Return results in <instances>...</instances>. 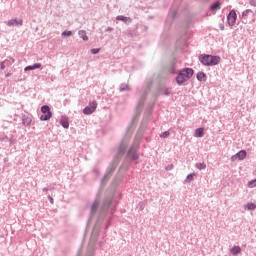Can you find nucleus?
I'll return each instance as SVG.
<instances>
[{"instance_id":"nucleus-1","label":"nucleus","mask_w":256,"mask_h":256,"mask_svg":"<svg viewBox=\"0 0 256 256\" xmlns=\"http://www.w3.org/2000/svg\"><path fill=\"white\" fill-rule=\"evenodd\" d=\"M115 209H117V202L111 197L105 198L102 204L99 206L98 219L92 230L90 242L88 245V256H93V251H95V244L97 243V239L99 237V231L101 229V223L103 219H107L109 221V219L113 217Z\"/></svg>"},{"instance_id":"nucleus-2","label":"nucleus","mask_w":256,"mask_h":256,"mask_svg":"<svg viewBox=\"0 0 256 256\" xmlns=\"http://www.w3.org/2000/svg\"><path fill=\"white\" fill-rule=\"evenodd\" d=\"M127 145H129V140L127 138H124L117 149L114 160L111 162L110 166L107 169L106 173L108 175L112 176L114 171L117 169V165H119L121 157H123L127 151Z\"/></svg>"},{"instance_id":"nucleus-3","label":"nucleus","mask_w":256,"mask_h":256,"mask_svg":"<svg viewBox=\"0 0 256 256\" xmlns=\"http://www.w3.org/2000/svg\"><path fill=\"white\" fill-rule=\"evenodd\" d=\"M199 61L202 63V65H205V67H214V65H219V63H221V57L201 54L199 56Z\"/></svg>"},{"instance_id":"nucleus-4","label":"nucleus","mask_w":256,"mask_h":256,"mask_svg":"<svg viewBox=\"0 0 256 256\" xmlns=\"http://www.w3.org/2000/svg\"><path fill=\"white\" fill-rule=\"evenodd\" d=\"M195 71H193V68H184L178 72V75L176 77V83L178 85H183V83L189 81L194 75Z\"/></svg>"},{"instance_id":"nucleus-5","label":"nucleus","mask_w":256,"mask_h":256,"mask_svg":"<svg viewBox=\"0 0 256 256\" xmlns=\"http://www.w3.org/2000/svg\"><path fill=\"white\" fill-rule=\"evenodd\" d=\"M139 149V139H135L134 143L127 152V159L130 161H137L139 159V154L137 153Z\"/></svg>"},{"instance_id":"nucleus-6","label":"nucleus","mask_w":256,"mask_h":256,"mask_svg":"<svg viewBox=\"0 0 256 256\" xmlns=\"http://www.w3.org/2000/svg\"><path fill=\"white\" fill-rule=\"evenodd\" d=\"M41 113H43V115L40 116V121H49V119L53 117V113L51 112L49 105H43L41 107Z\"/></svg>"},{"instance_id":"nucleus-7","label":"nucleus","mask_w":256,"mask_h":256,"mask_svg":"<svg viewBox=\"0 0 256 256\" xmlns=\"http://www.w3.org/2000/svg\"><path fill=\"white\" fill-rule=\"evenodd\" d=\"M97 111V101H93L83 109L84 115H93Z\"/></svg>"},{"instance_id":"nucleus-8","label":"nucleus","mask_w":256,"mask_h":256,"mask_svg":"<svg viewBox=\"0 0 256 256\" xmlns=\"http://www.w3.org/2000/svg\"><path fill=\"white\" fill-rule=\"evenodd\" d=\"M237 22V12L235 10H231L227 16V23L230 27H233Z\"/></svg>"},{"instance_id":"nucleus-9","label":"nucleus","mask_w":256,"mask_h":256,"mask_svg":"<svg viewBox=\"0 0 256 256\" xmlns=\"http://www.w3.org/2000/svg\"><path fill=\"white\" fill-rule=\"evenodd\" d=\"M7 27H23V19L13 18L5 22Z\"/></svg>"},{"instance_id":"nucleus-10","label":"nucleus","mask_w":256,"mask_h":256,"mask_svg":"<svg viewBox=\"0 0 256 256\" xmlns=\"http://www.w3.org/2000/svg\"><path fill=\"white\" fill-rule=\"evenodd\" d=\"M151 89V83L147 84V87L145 90H143L140 100H139V107H143L144 103H145V99H147V93H149Z\"/></svg>"},{"instance_id":"nucleus-11","label":"nucleus","mask_w":256,"mask_h":256,"mask_svg":"<svg viewBox=\"0 0 256 256\" xmlns=\"http://www.w3.org/2000/svg\"><path fill=\"white\" fill-rule=\"evenodd\" d=\"M99 211V199H96L90 207V217H93Z\"/></svg>"},{"instance_id":"nucleus-12","label":"nucleus","mask_w":256,"mask_h":256,"mask_svg":"<svg viewBox=\"0 0 256 256\" xmlns=\"http://www.w3.org/2000/svg\"><path fill=\"white\" fill-rule=\"evenodd\" d=\"M60 125H62L64 129H69V118H67V116H62L60 120Z\"/></svg>"},{"instance_id":"nucleus-13","label":"nucleus","mask_w":256,"mask_h":256,"mask_svg":"<svg viewBox=\"0 0 256 256\" xmlns=\"http://www.w3.org/2000/svg\"><path fill=\"white\" fill-rule=\"evenodd\" d=\"M117 21H123V23H131V21H133L131 19V17H127V16H123V15H119L116 17Z\"/></svg>"},{"instance_id":"nucleus-14","label":"nucleus","mask_w":256,"mask_h":256,"mask_svg":"<svg viewBox=\"0 0 256 256\" xmlns=\"http://www.w3.org/2000/svg\"><path fill=\"white\" fill-rule=\"evenodd\" d=\"M219 9H221V2L220 1H216L215 3H213L210 6V11H219Z\"/></svg>"},{"instance_id":"nucleus-15","label":"nucleus","mask_w":256,"mask_h":256,"mask_svg":"<svg viewBox=\"0 0 256 256\" xmlns=\"http://www.w3.org/2000/svg\"><path fill=\"white\" fill-rule=\"evenodd\" d=\"M32 119H31V117H29V116H23V118H22V123H23V125H25L26 127H29V125H31V123H32Z\"/></svg>"},{"instance_id":"nucleus-16","label":"nucleus","mask_w":256,"mask_h":256,"mask_svg":"<svg viewBox=\"0 0 256 256\" xmlns=\"http://www.w3.org/2000/svg\"><path fill=\"white\" fill-rule=\"evenodd\" d=\"M171 94V90L169 88L166 87H161L159 89V95H166L169 96Z\"/></svg>"},{"instance_id":"nucleus-17","label":"nucleus","mask_w":256,"mask_h":256,"mask_svg":"<svg viewBox=\"0 0 256 256\" xmlns=\"http://www.w3.org/2000/svg\"><path fill=\"white\" fill-rule=\"evenodd\" d=\"M236 157H238V159L240 161H243V159H245V157H247V151L240 150L238 153H236Z\"/></svg>"},{"instance_id":"nucleus-18","label":"nucleus","mask_w":256,"mask_h":256,"mask_svg":"<svg viewBox=\"0 0 256 256\" xmlns=\"http://www.w3.org/2000/svg\"><path fill=\"white\" fill-rule=\"evenodd\" d=\"M78 35L80 39H83L84 41H89V37L87 36V32L85 30L78 31Z\"/></svg>"},{"instance_id":"nucleus-19","label":"nucleus","mask_w":256,"mask_h":256,"mask_svg":"<svg viewBox=\"0 0 256 256\" xmlns=\"http://www.w3.org/2000/svg\"><path fill=\"white\" fill-rule=\"evenodd\" d=\"M205 135V129L198 128L195 130L194 137H203Z\"/></svg>"},{"instance_id":"nucleus-20","label":"nucleus","mask_w":256,"mask_h":256,"mask_svg":"<svg viewBox=\"0 0 256 256\" xmlns=\"http://www.w3.org/2000/svg\"><path fill=\"white\" fill-rule=\"evenodd\" d=\"M196 78L199 81H207V75L205 74V72H198Z\"/></svg>"},{"instance_id":"nucleus-21","label":"nucleus","mask_w":256,"mask_h":256,"mask_svg":"<svg viewBox=\"0 0 256 256\" xmlns=\"http://www.w3.org/2000/svg\"><path fill=\"white\" fill-rule=\"evenodd\" d=\"M244 209H246L247 211H255L256 209V204L255 203H247L245 206H244Z\"/></svg>"},{"instance_id":"nucleus-22","label":"nucleus","mask_w":256,"mask_h":256,"mask_svg":"<svg viewBox=\"0 0 256 256\" xmlns=\"http://www.w3.org/2000/svg\"><path fill=\"white\" fill-rule=\"evenodd\" d=\"M231 255H239L241 253V247L240 246H234L230 249Z\"/></svg>"},{"instance_id":"nucleus-23","label":"nucleus","mask_w":256,"mask_h":256,"mask_svg":"<svg viewBox=\"0 0 256 256\" xmlns=\"http://www.w3.org/2000/svg\"><path fill=\"white\" fill-rule=\"evenodd\" d=\"M2 63L5 64V67H11L13 63H15V59L9 57L8 59L4 60Z\"/></svg>"},{"instance_id":"nucleus-24","label":"nucleus","mask_w":256,"mask_h":256,"mask_svg":"<svg viewBox=\"0 0 256 256\" xmlns=\"http://www.w3.org/2000/svg\"><path fill=\"white\" fill-rule=\"evenodd\" d=\"M119 91L121 93H123V91H131V88L126 83H122L120 84Z\"/></svg>"},{"instance_id":"nucleus-25","label":"nucleus","mask_w":256,"mask_h":256,"mask_svg":"<svg viewBox=\"0 0 256 256\" xmlns=\"http://www.w3.org/2000/svg\"><path fill=\"white\" fill-rule=\"evenodd\" d=\"M196 167L199 169V171H203V169H207V164H205V162L196 163Z\"/></svg>"},{"instance_id":"nucleus-26","label":"nucleus","mask_w":256,"mask_h":256,"mask_svg":"<svg viewBox=\"0 0 256 256\" xmlns=\"http://www.w3.org/2000/svg\"><path fill=\"white\" fill-rule=\"evenodd\" d=\"M109 179H111V176H110V174H107V172H106V174L104 175V177L101 180V184L105 185V183H107V181H109Z\"/></svg>"},{"instance_id":"nucleus-27","label":"nucleus","mask_w":256,"mask_h":256,"mask_svg":"<svg viewBox=\"0 0 256 256\" xmlns=\"http://www.w3.org/2000/svg\"><path fill=\"white\" fill-rule=\"evenodd\" d=\"M193 177H195V173L188 174L185 180L186 183H191V181H193Z\"/></svg>"},{"instance_id":"nucleus-28","label":"nucleus","mask_w":256,"mask_h":256,"mask_svg":"<svg viewBox=\"0 0 256 256\" xmlns=\"http://www.w3.org/2000/svg\"><path fill=\"white\" fill-rule=\"evenodd\" d=\"M71 35H73L72 31L65 30L62 32V37H71Z\"/></svg>"},{"instance_id":"nucleus-29","label":"nucleus","mask_w":256,"mask_h":256,"mask_svg":"<svg viewBox=\"0 0 256 256\" xmlns=\"http://www.w3.org/2000/svg\"><path fill=\"white\" fill-rule=\"evenodd\" d=\"M249 13H253V10L247 9V10L243 11L242 12V17H247L249 15Z\"/></svg>"},{"instance_id":"nucleus-30","label":"nucleus","mask_w":256,"mask_h":256,"mask_svg":"<svg viewBox=\"0 0 256 256\" xmlns=\"http://www.w3.org/2000/svg\"><path fill=\"white\" fill-rule=\"evenodd\" d=\"M248 187L250 189H253V187H256V179L248 182Z\"/></svg>"},{"instance_id":"nucleus-31","label":"nucleus","mask_w":256,"mask_h":256,"mask_svg":"<svg viewBox=\"0 0 256 256\" xmlns=\"http://www.w3.org/2000/svg\"><path fill=\"white\" fill-rule=\"evenodd\" d=\"M99 51H101V49H99V48H93V49L90 50V53H91L92 55H97V53H99Z\"/></svg>"},{"instance_id":"nucleus-32","label":"nucleus","mask_w":256,"mask_h":256,"mask_svg":"<svg viewBox=\"0 0 256 256\" xmlns=\"http://www.w3.org/2000/svg\"><path fill=\"white\" fill-rule=\"evenodd\" d=\"M169 135H171V133H169V131H165L163 132L160 137H162L163 139H167V137H169Z\"/></svg>"},{"instance_id":"nucleus-33","label":"nucleus","mask_w":256,"mask_h":256,"mask_svg":"<svg viewBox=\"0 0 256 256\" xmlns=\"http://www.w3.org/2000/svg\"><path fill=\"white\" fill-rule=\"evenodd\" d=\"M33 69H41V63H36L32 65Z\"/></svg>"},{"instance_id":"nucleus-34","label":"nucleus","mask_w":256,"mask_h":256,"mask_svg":"<svg viewBox=\"0 0 256 256\" xmlns=\"http://www.w3.org/2000/svg\"><path fill=\"white\" fill-rule=\"evenodd\" d=\"M0 141L3 143V142H7L9 141V137L7 136H3V137H0Z\"/></svg>"},{"instance_id":"nucleus-35","label":"nucleus","mask_w":256,"mask_h":256,"mask_svg":"<svg viewBox=\"0 0 256 256\" xmlns=\"http://www.w3.org/2000/svg\"><path fill=\"white\" fill-rule=\"evenodd\" d=\"M34 68H33V65H30V66H27L24 71H33Z\"/></svg>"},{"instance_id":"nucleus-36","label":"nucleus","mask_w":256,"mask_h":256,"mask_svg":"<svg viewBox=\"0 0 256 256\" xmlns=\"http://www.w3.org/2000/svg\"><path fill=\"white\" fill-rule=\"evenodd\" d=\"M219 27H220V30H221V31H225V24L220 23V24H219Z\"/></svg>"},{"instance_id":"nucleus-37","label":"nucleus","mask_w":256,"mask_h":256,"mask_svg":"<svg viewBox=\"0 0 256 256\" xmlns=\"http://www.w3.org/2000/svg\"><path fill=\"white\" fill-rule=\"evenodd\" d=\"M237 159H239V157L237 156V154L233 155L231 157V161H237Z\"/></svg>"},{"instance_id":"nucleus-38","label":"nucleus","mask_w":256,"mask_h":256,"mask_svg":"<svg viewBox=\"0 0 256 256\" xmlns=\"http://www.w3.org/2000/svg\"><path fill=\"white\" fill-rule=\"evenodd\" d=\"M7 66H5L4 62L0 63V69L4 70Z\"/></svg>"},{"instance_id":"nucleus-39","label":"nucleus","mask_w":256,"mask_h":256,"mask_svg":"<svg viewBox=\"0 0 256 256\" xmlns=\"http://www.w3.org/2000/svg\"><path fill=\"white\" fill-rule=\"evenodd\" d=\"M171 169H173V165L166 166V171H171Z\"/></svg>"},{"instance_id":"nucleus-40","label":"nucleus","mask_w":256,"mask_h":256,"mask_svg":"<svg viewBox=\"0 0 256 256\" xmlns=\"http://www.w3.org/2000/svg\"><path fill=\"white\" fill-rule=\"evenodd\" d=\"M48 200L51 203V205H53V197H51V195H48Z\"/></svg>"},{"instance_id":"nucleus-41","label":"nucleus","mask_w":256,"mask_h":256,"mask_svg":"<svg viewBox=\"0 0 256 256\" xmlns=\"http://www.w3.org/2000/svg\"><path fill=\"white\" fill-rule=\"evenodd\" d=\"M92 171H93V173H95L96 175H99V169L94 168Z\"/></svg>"},{"instance_id":"nucleus-42","label":"nucleus","mask_w":256,"mask_h":256,"mask_svg":"<svg viewBox=\"0 0 256 256\" xmlns=\"http://www.w3.org/2000/svg\"><path fill=\"white\" fill-rule=\"evenodd\" d=\"M109 31H113V28L108 27V28L106 29V32H109Z\"/></svg>"},{"instance_id":"nucleus-43","label":"nucleus","mask_w":256,"mask_h":256,"mask_svg":"<svg viewBox=\"0 0 256 256\" xmlns=\"http://www.w3.org/2000/svg\"><path fill=\"white\" fill-rule=\"evenodd\" d=\"M8 141H9L10 145H13V138L8 139Z\"/></svg>"},{"instance_id":"nucleus-44","label":"nucleus","mask_w":256,"mask_h":256,"mask_svg":"<svg viewBox=\"0 0 256 256\" xmlns=\"http://www.w3.org/2000/svg\"><path fill=\"white\" fill-rule=\"evenodd\" d=\"M5 77H11V72H8Z\"/></svg>"},{"instance_id":"nucleus-45","label":"nucleus","mask_w":256,"mask_h":256,"mask_svg":"<svg viewBox=\"0 0 256 256\" xmlns=\"http://www.w3.org/2000/svg\"><path fill=\"white\" fill-rule=\"evenodd\" d=\"M42 191L47 192L49 191V188H43Z\"/></svg>"},{"instance_id":"nucleus-46","label":"nucleus","mask_w":256,"mask_h":256,"mask_svg":"<svg viewBox=\"0 0 256 256\" xmlns=\"http://www.w3.org/2000/svg\"><path fill=\"white\" fill-rule=\"evenodd\" d=\"M100 247H103V242H100Z\"/></svg>"}]
</instances>
